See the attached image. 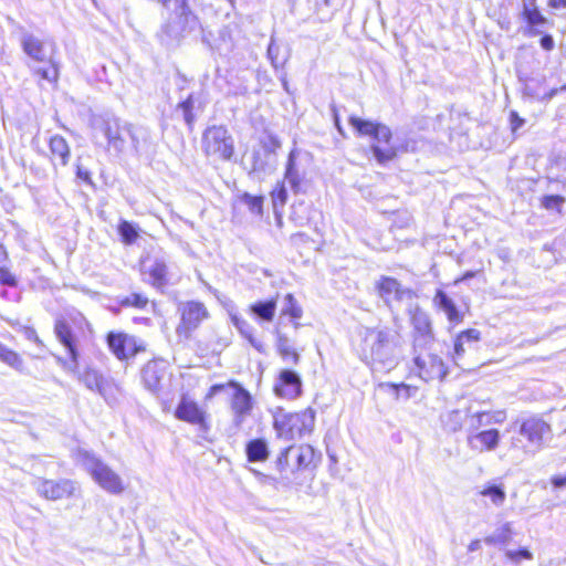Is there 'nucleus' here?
Segmentation results:
<instances>
[{
  "mask_svg": "<svg viewBox=\"0 0 566 566\" xmlns=\"http://www.w3.org/2000/svg\"><path fill=\"white\" fill-rule=\"evenodd\" d=\"M53 333L69 360L77 364L82 346L92 339L93 328L82 312L73 310L54 319Z\"/></svg>",
  "mask_w": 566,
  "mask_h": 566,
  "instance_id": "obj_1",
  "label": "nucleus"
},
{
  "mask_svg": "<svg viewBox=\"0 0 566 566\" xmlns=\"http://www.w3.org/2000/svg\"><path fill=\"white\" fill-rule=\"evenodd\" d=\"M348 122L358 136L371 139L370 151L379 165L395 160L405 150L394 143V134L387 125L355 115H350Z\"/></svg>",
  "mask_w": 566,
  "mask_h": 566,
  "instance_id": "obj_2",
  "label": "nucleus"
},
{
  "mask_svg": "<svg viewBox=\"0 0 566 566\" xmlns=\"http://www.w3.org/2000/svg\"><path fill=\"white\" fill-rule=\"evenodd\" d=\"M316 421V411L312 407L286 411L277 408L273 413V429L276 436L285 440L302 439L313 433Z\"/></svg>",
  "mask_w": 566,
  "mask_h": 566,
  "instance_id": "obj_3",
  "label": "nucleus"
},
{
  "mask_svg": "<svg viewBox=\"0 0 566 566\" xmlns=\"http://www.w3.org/2000/svg\"><path fill=\"white\" fill-rule=\"evenodd\" d=\"M227 389L232 390L229 403L232 415V424L234 428L239 429L252 415L254 408L253 396L239 381L230 379L227 382L213 384L205 392L203 399L205 401H211L214 397Z\"/></svg>",
  "mask_w": 566,
  "mask_h": 566,
  "instance_id": "obj_4",
  "label": "nucleus"
},
{
  "mask_svg": "<svg viewBox=\"0 0 566 566\" xmlns=\"http://www.w3.org/2000/svg\"><path fill=\"white\" fill-rule=\"evenodd\" d=\"M178 322L175 334L178 342L188 344L193 342L200 327L211 318V313L205 302L187 300L177 306Z\"/></svg>",
  "mask_w": 566,
  "mask_h": 566,
  "instance_id": "obj_5",
  "label": "nucleus"
},
{
  "mask_svg": "<svg viewBox=\"0 0 566 566\" xmlns=\"http://www.w3.org/2000/svg\"><path fill=\"white\" fill-rule=\"evenodd\" d=\"M201 148L205 156L218 163H229L235 158V142L226 125L207 126L201 135Z\"/></svg>",
  "mask_w": 566,
  "mask_h": 566,
  "instance_id": "obj_6",
  "label": "nucleus"
},
{
  "mask_svg": "<svg viewBox=\"0 0 566 566\" xmlns=\"http://www.w3.org/2000/svg\"><path fill=\"white\" fill-rule=\"evenodd\" d=\"M109 352L123 363H129L147 352V343L124 331H111L105 335Z\"/></svg>",
  "mask_w": 566,
  "mask_h": 566,
  "instance_id": "obj_7",
  "label": "nucleus"
},
{
  "mask_svg": "<svg viewBox=\"0 0 566 566\" xmlns=\"http://www.w3.org/2000/svg\"><path fill=\"white\" fill-rule=\"evenodd\" d=\"M172 413L177 420L196 427L200 432L208 433L211 430L209 412L188 394L180 396Z\"/></svg>",
  "mask_w": 566,
  "mask_h": 566,
  "instance_id": "obj_8",
  "label": "nucleus"
},
{
  "mask_svg": "<svg viewBox=\"0 0 566 566\" xmlns=\"http://www.w3.org/2000/svg\"><path fill=\"white\" fill-rule=\"evenodd\" d=\"M412 350L422 349L434 340V329L429 314L420 306L408 311Z\"/></svg>",
  "mask_w": 566,
  "mask_h": 566,
  "instance_id": "obj_9",
  "label": "nucleus"
},
{
  "mask_svg": "<svg viewBox=\"0 0 566 566\" xmlns=\"http://www.w3.org/2000/svg\"><path fill=\"white\" fill-rule=\"evenodd\" d=\"M273 394L282 400H296L303 395V380L301 374L292 368H282L277 371L272 386Z\"/></svg>",
  "mask_w": 566,
  "mask_h": 566,
  "instance_id": "obj_10",
  "label": "nucleus"
},
{
  "mask_svg": "<svg viewBox=\"0 0 566 566\" xmlns=\"http://www.w3.org/2000/svg\"><path fill=\"white\" fill-rule=\"evenodd\" d=\"M139 272L148 285L160 292L170 284L169 265L161 258H143L139 261Z\"/></svg>",
  "mask_w": 566,
  "mask_h": 566,
  "instance_id": "obj_11",
  "label": "nucleus"
},
{
  "mask_svg": "<svg viewBox=\"0 0 566 566\" xmlns=\"http://www.w3.org/2000/svg\"><path fill=\"white\" fill-rule=\"evenodd\" d=\"M91 465L88 473L95 483L111 494H120L125 484L118 473L104 463L101 459L88 457Z\"/></svg>",
  "mask_w": 566,
  "mask_h": 566,
  "instance_id": "obj_12",
  "label": "nucleus"
},
{
  "mask_svg": "<svg viewBox=\"0 0 566 566\" xmlns=\"http://www.w3.org/2000/svg\"><path fill=\"white\" fill-rule=\"evenodd\" d=\"M413 354L416 373L424 381L442 380L448 374L447 365L437 354L423 353L422 349H418Z\"/></svg>",
  "mask_w": 566,
  "mask_h": 566,
  "instance_id": "obj_13",
  "label": "nucleus"
},
{
  "mask_svg": "<svg viewBox=\"0 0 566 566\" xmlns=\"http://www.w3.org/2000/svg\"><path fill=\"white\" fill-rule=\"evenodd\" d=\"M376 295L384 301L387 306L392 302L400 303L405 298L413 296L411 289L405 287L399 280L389 275H381L374 285Z\"/></svg>",
  "mask_w": 566,
  "mask_h": 566,
  "instance_id": "obj_14",
  "label": "nucleus"
},
{
  "mask_svg": "<svg viewBox=\"0 0 566 566\" xmlns=\"http://www.w3.org/2000/svg\"><path fill=\"white\" fill-rule=\"evenodd\" d=\"M432 303L438 311H441L444 314L450 327L461 325L464 322L465 316L470 313V306L468 303H464L463 307L459 306L442 289L436 290Z\"/></svg>",
  "mask_w": 566,
  "mask_h": 566,
  "instance_id": "obj_15",
  "label": "nucleus"
},
{
  "mask_svg": "<svg viewBox=\"0 0 566 566\" xmlns=\"http://www.w3.org/2000/svg\"><path fill=\"white\" fill-rule=\"evenodd\" d=\"M142 381L148 390L159 392L164 389L168 378V365L163 358H151L142 368Z\"/></svg>",
  "mask_w": 566,
  "mask_h": 566,
  "instance_id": "obj_16",
  "label": "nucleus"
},
{
  "mask_svg": "<svg viewBox=\"0 0 566 566\" xmlns=\"http://www.w3.org/2000/svg\"><path fill=\"white\" fill-rule=\"evenodd\" d=\"M398 336V331H394L387 326L367 327L365 336L361 339L363 350L368 353L371 357L379 355Z\"/></svg>",
  "mask_w": 566,
  "mask_h": 566,
  "instance_id": "obj_17",
  "label": "nucleus"
},
{
  "mask_svg": "<svg viewBox=\"0 0 566 566\" xmlns=\"http://www.w3.org/2000/svg\"><path fill=\"white\" fill-rule=\"evenodd\" d=\"M24 53L36 62H45L55 59L57 48L52 39H40L35 35H25L22 40Z\"/></svg>",
  "mask_w": 566,
  "mask_h": 566,
  "instance_id": "obj_18",
  "label": "nucleus"
},
{
  "mask_svg": "<svg viewBox=\"0 0 566 566\" xmlns=\"http://www.w3.org/2000/svg\"><path fill=\"white\" fill-rule=\"evenodd\" d=\"M518 432L528 443L542 446L544 439L551 434V424L539 416H531L520 423Z\"/></svg>",
  "mask_w": 566,
  "mask_h": 566,
  "instance_id": "obj_19",
  "label": "nucleus"
},
{
  "mask_svg": "<svg viewBox=\"0 0 566 566\" xmlns=\"http://www.w3.org/2000/svg\"><path fill=\"white\" fill-rule=\"evenodd\" d=\"M39 494L50 501L70 497L75 492L74 482L71 480H43L39 484Z\"/></svg>",
  "mask_w": 566,
  "mask_h": 566,
  "instance_id": "obj_20",
  "label": "nucleus"
},
{
  "mask_svg": "<svg viewBox=\"0 0 566 566\" xmlns=\"http://www.w3.org/2000/svg\"><path fill=\"white\" fill-rule=\"evenodd\" d=\"M295 462L293 464V471L301 472L306 470H314L318 467L322 461L321 452L316 451L311 444H301L297 448L294 447Z\"/></svg>",
  "mask_w": 566,
  "mask_h": 566,
  "instance_id": "obj_21",
  "label": "nucleus"
},
{
  "mask_svg": "<svg viewBox=\"0 0 566 566\" xmlns=\"http://www.w3.org/2000/svg\"><path fill=\"white\" fill-rule=\"evenodd\" d=\"M500 431L497 429L481 430L468 437L469 446L479 452H490L500 443Z\"/></svg>",
  "mask_w": 566,
  "mask_h": 566,
  "instance_id": "obj_22",
  "label": "nucleus"
},
{
  "mask_svg": "<svg viewBox=\"0 0 566 566\" xmlns=\"http://www.w3.org/2000/svg\"><path fill=\"white\" fill-rule=\"evenodd\" d=\"M49 159L53 166H66L71 158V148L61 135H53L48 140Z\"/></svg>",
  "mask_w": 566,
  "mask_h": 566,
  "instance_id": "obj_23",
  "label": "nucleus"
},
{
  "mask_svg": "<svg viewBox=\"0 0 566 566\" xmlns=\"http://www.w3.org/2000/svg\"><path fill=\"white\" fill-rule=\"evenodd\" d=\"M521 17L527 27V32L531 35H535L539 32V28H543L552 22L545 17L538 7L533 4H524Z\"/></svg>",
  "mask_w": 566,
  "mask_h": 566,
  "instance_id": "obj_24",
  "label": "nucleus"
},
{
  "mask_svg": "<svg viewBox=\"0 0 566 566\" xmlns=\"http://www.w3.org/2000/svg\"><path fill=\"white\" fill-rule=\"evenodd\" d=\"M46 65L42 67H36L32 71L33 76L36 80V83L43 87L45 85L56 86L60 78V65L52 59L51 61H45Z\"/></svg>",
  "mask_w": 566,
  "mask_h": 566,
  "instance_id": "obj_25",
  "label": "nucleus"
},
{
  "mask_svg": "<svg viewBox=\"0 0 566 566\" xmlns=\"http://www.w3.org/2000/svg\"><path fill=\"white\" fill-rule=\"evenodd\" d=\"M345 4V0H321L315 6V15L318 22H329Z\"/></svg>",
  "mask_w": 566,
  "mask_h": 566,
  "instance_id": "obj_26",
  "label": "nucleus"
},
{
  "mask_svg": "<svg viewBox=\"0 0 566 566\" xmlns=\"http://www.w3.org/2000/svg\"><path fill=\"white\" fill-rule=\"evenodd\" d=\"M275 350L284 364L297 365L301 360L297 349L290 344L286 336L277 337Z\"/></svg>",
  "mask_w": 566,
  "mask_h": 566,
  "instance_id": "obj_27",
  "label": "nucleus"
},
{
  "mask_svg": "<svg viewBox=\"0 0 566 566\" xmlns=\"http://www.w3.org/2000/svg\"><path fill=\"white\" fill-rule=\"evenodd\" d=\"M245 455L249 462L266 461L270 452L265 440L262 438H255L248 441L245 446Z\"/></svg>",
  "mask_w": 566,
  "mask_h": 566,
  "instance_id": "obj_28",
  "label": "nucleus"
},
{
  "mask_svg": "<svg viewBox=\"0 0 566 566\" xmlns=\"http://www.w3.org/2000/svg\"><path fill=\"white\" fill-rule=\"evenodd\" d=\"M0 361L10 368L19 371H25V363L22 354L8 347L0 342Z\"/></svg>",
  "mask_w": 566,
  "mask_h": 566,
  "instance_id": "obj_29",
  "label": "nucleus"
},
{
  "mask_svg": "<svg viewBox=\"0 0 566 566\" xmlns=\"http://www.w3.org/2000/svg\"><path fill=\"white\" fill-rule=\"evenodd\" d=\"M81 380L88 389L98 391L99 394L105 392L108 387V381L104 378V376L96 369L92 368H86L82 373Z\"/></svg>",
  "mask_w": 566,
  "mask_h": 566,
  "instance_id": "obj_30",
  "label": "nucleus"
},
{
  "mask_svg": "<svg viewBox=\"0 0 566 566\" xmlns=\"http://www.w3.org/2000/svg\"><path fill=\"white\" fill-rule=\"evenodd\" d=\"M273 211L281 213L287 203L289 195L284 180H277L269 192Z\"/></svg>",
  "mask_w": 566,
  "mask_h": 566,
  "instance_id": "obj_31",
  "label": "nucleus"
},
{
  "mask_svg": "<svg viewBox=\"0 0 566 566\" xmlns=\"http://www.w3.org/2000/svg\"><path fill=\"white\" fill-rule=\"evenodd\" d=\"M250 311L263 321L271 322L275 316L276 298L256 302L250 306Z\"/></svg>",
  "mask_w": 566,
  "mask_h": 566,
  "instance_id": "obj_32",
  "label": "nucleus"
},
{
  "mask_svg": "<svg viewBox=\"0 0 566 566\" xmlns=\"http://www.w3.org/2000/svg\"><path fill=\"white\" fill-rule=\"evenodd\" d=\"M284 300L285 307L281 311V315L290 317L293 321L294 327L297 328L300 326L297 321L302 317L303 310L292 293H287Z\"/></svg>",
  "mask_w": 566,
  "mask_h": 566,
  "instance_id": "obj_33",
  "label": "nucleus"
},
{
  "mask_svg": "<svg viewBox=\"0 0 566 566\" xmlns=\"http://www.w3.org/2000/svg\"><path fill=\"white\" fill-rule=\"evenodd\" d=\"M284 181L287 180L293 192L298 193L302 191L303 186V177L298 172L295 166L294 158L291 156L287 160L285 171H284Z\"/></svg>",
  "mask_w": 566,
  "mask_h": 566,
  "instance_id": "obj_34",
  "label": "nucleus"
},
{
  "mask_svg": "<svg viewBox=\"0 0 566 566\" xmlns=\"http://www.w3.org/2000/svg\"><path fill=\"white\" fill-rule=\"evenodd\" d=\"M235 201L247 205L249 211L256 216H263L264 197L261 195L253 196L248 192L237 196Z\"/></svg>",
  "mask_w": 566,
  "mask_h": 566,
  "instance_id": "obj_35",
  "label": "nucleus"
},
{
  "mask_svg": "<svg viewBox=\"0 0 566 566\" xmlns=\"http://www.w3.org/2000/svg\"><path fill=\"white\" fill-rule=\"evenodd\" d=\"M117 232L124 244L130 245L135 243L139 237L137 228L127 220H122L117 226Z\"/></svg>",
  "mask_w": 566,
  "mask_h": 566,
  "instance_id": "obj_36",
  "label": "nucleus"
},
{
  "mask_svg": "<svg viewBox=\"0 0 566 566\" xmlns=\"http://www.w3.org/2000/svg\"><path fill=\"white\" fill-rule=\"evenodd\" d=\"M293 451L294 446H289L279 453L275 460V468L281 474L287 475L295 473V471H293V464L290 463V455Z\"/></svg>",
  "mask_w": 566,
  "mask_h": 566,
  "instance_id": "obj_37",
  "label": "nucleus"
},
{
  "mask_svg": "<svg viewBox=\"0 0 566 566\" xmlns=\"http://www.w3.org/2000/svg\"><path fill=\"white\" fill-rule=\"evenodd\" d=\"M196 98L192 94H189L184 101L179 102L177 108L182 112L184 119L189 128H192L196 116L193 114Z\"/></svg>",
  "mask_w": 566,
  "mask_h": 566,
  "instance_id": "obj_38",
  "label": "nucleus"
},
{
  "mask_svg": "<svg viewBox=\"0 0 566 566\" xmlns=\"http://www.w3.org/2000/svg\"><path fill=\"white\" fill-rule=\"evenodd\" d=\"M475 418L479 422L485 418V424H502L507 419V412L504 409L479 411L475 413Z\"/></svg>",
  "mask_w": 566,
  "mask_h": 566,
  "instance_id": "obj_39",
  "label": "nucleus"
},
{
  "mask_svg": "<svg viewBox=\"0 0 566 566\" xmlns=\"http://www.w3.org/2000/svg\"><path fill=\"white\" fill-rule=\"evenodd\" d=\"M566 202V198L560 195H544L541 198V206L547 211H555L560 214L563 207Z\"/></svg>",
  "mask_w": 566,
  "mask_h": 566,
  "instance_id": "obj_40",
  "label": "nucleus"
},
{
  "mask_svg": "<svg viewBox=\"0 0 566 566\" xmlns=\"http://www.w3.org/2000/svg\"><path fill=\"white\" fill-rule=\"evenodd\" d=\"M119 304L123 307H133V308H137V310H145L149 304V300L143 293H132L130 295L122 298L119 301Z\"/></svg>",
  "mask_w": 566,
  "mask_h": 566,
  "instance_id": "obj_41",
  "label": "nucleus"
},
{
  "mask_svg": "<svg viewBox=\"0 0 566 566\" xmlns=\"http://www.w3.org/2000/svg\"><path fill=\"white\" fill-rule=\"evenodd\" d=\"M386 387L395 392L397 399H408L418 390L416 386H411L405 382H387Z\"/></svg>",
  "mask_w": 566,
  "mask_h": 566,
  "instance_id": "obj_42",
  "label": "nucleus"
},
{
  "mask_svg": "<svg viewBox=\"0 0 566 566\" xmlns=\"http://www.w3.org/2000/svg\"><path fill=\"white\" fill-rule=\"evenodd\" d=\"M480 495L489 496L495 505H501L505 501V492L500 485H485L480 491Z\"/></svg>",
  "mask_w": 566,
  "mask_h": 566,
  "instance_id": "obj_43",
  "label": "nucleus"
},
{
  "mask_svg": "<svg viewBox=\"0 0 566 566\" xmlns=\"http://www.w3.org/2000/svg\"><path fill=\"white\" fill-rule=\"evenodd\" d=\"M130 128L132 125L120 126V124L117 122H114L112 124L109 123L105 127V136L111 143L122 142V129L130 130Z\"/></svg>",
  "mask_w": 566,
  "mask_h": 566,
  "instance_id": "obj_44",
  "label": "nucleus"
},
{
  "mask_svg": "<svg viewBox=\"0 0 566 566\" xmlns=\"http://www.w3.org/2000/svg\"><path fill=\"white\" fill-rule=\"evenodd\" d=\"M18 284L17 275L8 266L0 265V285L17 287Z\"/></svg>",
  "mask_w": 566,
  "mask_h": 566,
  "instance_id": "obj_45",
  "label": "nucleus"
},
{
  "mask_svg": "<svg viewBox=\"0 0 566 566\" xmlns=\"http://www.w3.org/2000/svg\"><path fill=\"white\" fill-rule=\"evenodd\" d=\"M505 555L510 560L514 563H518L523 559L530 560L533 558V554L525 547L507 551Z\"/></svg>",
  "mask_w": 566,
  "mask_h": 566,
  "instance_id": "obj_46",
  "label": "nucleus"
},
{
  "mask_svg": "<svg viewBox=\"0 0 566 566\" xmlns=\"http://www.w3.org/2000/svg\"><path fill=\"white\" fill-rule=\"evenodd\" d=\"M464 343H475L481 339L480 331L475 328H465L457 334Z\"/></svg>",
  "mask_w": 566,
  "mask_h": 566,
  "instance_id": "obj_47",
  "label": "nucleus"
},
{
  "mask_svg": "<svg viewBox=\"0 0 566 566\" xmlns=\"http://www.w3.org/2000/svg\"><path fill=\"white\" fill-rule=\"evenodd\" d=\"M234 325L245 338L252 339V328L245 319L234 318Z\"/></svg>",
  "mask_w": 566,
  "mask_h": 566,
  "instance_id": "obj_48",
  "label": "nucleus"
},
{
  "mask_svg": "<svg viewBox=\"0 0 566 566\" xmlns=\"http://www.w3.org/2000/svg\"><path fill=\"white\" fill-rule=\"evenodd\" d=\"M510 123L512 132H516L524 125V119L520 117V115L516 112L513 111L510 113Z\"/></svg>",
  "mask_w": 566,
  "mask_h": 566,
  "instance_id": "obj_49",
  "label": "nucleus"
},
{
  "mask_svg": "<svg viewBox=\"0 0 566 566\" xmlns=\"http://www.w3.org/2000/svg\"><path fill=\"white\" fill-rule=\"evenodd\" d=\"M76 177L84 184L93 185L91 172L78 165L76 166Z\"/></svg>",
  "mask_w": 566,
  "mask_h": 566,
  "instance_id": "obj_50",
  "label": "nucleus"
},
{
  "mask_svg": "<svg viewBox=\"0 0 566 566\" xmlns=\"http://www.w3.org/2000/svg\"><path fill=\"white\" fill-rule=\"evenodd\" d=\"M464 340H462L460 337L455 335L453 338V352L455 356L460 357L464 354Z\"/></svg>",
  "mask_w": 566,
  "mask_h": 566,
  "instance_id": "obj_51",
  "label": "nucleus"
},
{
  "mask_svg": "<svg viewBox=\"0 0 566 566\" xmlns=\"http://www.w3.org/2000/svg\"><path fill=\"white\" fill-rule=\"evenodd\" d=\"M551 484L555 489L566 488V474L565 475H553L549 479Z\"/></svg>",
  "mask_w": 566,
  "mask_h": 566,
  "instance_id": "obj_52",
  "label": "nucleus"
},
{
  "mask_svg": "<svg viewBox=\"0 0 566 566\" xmlns=\"http://www.w3.org/2000/svg\"><path fill=\"white\" fill-rule=\"evenodd\" d=\"M541 45L546 51H552L554 49V40L549 34H545L541 38Z\"/></svg>",
  "mask_w": 566,
  "mask_h": 566,
  "instance_id": "obj_53",
  "label": "nucleus"
},
{
  "mask_svg": "<svg viewBox=\"0 0 566 566\" xmlns=\"http://www.w3.org/2000/svg\"><path fill=\"white\" fill-rule=\"evenodd\" d=\"M475 272L474 271H467L464 273H462L459 277H457L454 281H453V284L454 285H458L460 284L461 282H464L467 280H470V279H473L475 276Z\"/></svg>",
  "mask_w": 566,
  "mask_h": 566,
  "instance_id": "obj_54",
  "label": "nucleus"
},
{
  "mask_svg": "<svg viewBox=\"0 0 566 566\" xmlns=\"http://www.w3.org/2000/svg\"><path fill=\"white\" fill-rule=\"evenodd\" d=\"M333 117H334V123H335V126H336L338 133L344 136L345 134H344L343 126L340 124L339 114L336 109H334Z\"/></svg>",
  "mask_w": 566,
  "mask_h": 566,
  "instance_id": "obj_55",
  "label": "nucleus"
},
{
  "mask_svg": "<svg viewBox=\"0 0 566 566\" xmlns=\"http://www.w3.org/2000/svg\"><path fill=\"white\" fill-rule=\"evenodd\" d=\"M333 117H334V123H335V126H336L338 133L344 136L345 134H344L343 126L340 124L339 114L336 109H334Z\"/></svg>",
  "mask_w": 566,
  "mask_h": 566,
  "instance_id": "obj_56",
  "label": "nucleus"
},
{
  "mask_svg": "<svg viewBox=\"0 0 566 566\" xmlns=\"http://www.w3.org/2000/svg\"><path fill=\"white\" fill-rule=\"evenodd\" d=\"M548 6L554 9L566 8V0H548Z\"/></svg>",
  "mask_w": 566,
  "mask_h": 566,
  "instance_id": "obj_57",
  "label": "nucleus"
},
{
  "mask_svg": "<svg viewBox=\"0 0 566 566\" xmlns=\"http://www.w3.org/2000/svg\"><path fill=\"white\" fill-rule=\"evenodd\" d=\"M9 260V252L4 244L0 243V262Z\"/></svg>",
  "mask_w": 566,
  "mask_h": 566,
  "instance_id": "obj_58",
  "label": "nucleus"
},
{
  "mask_svg": "<svg viewBox=\"0 0 566 566\" xmlns=\"http://www.w3.org/2000/svg\"><path fill=\"white\" fill-rule=\"evenodd\" d=\"M29 338L32 339L38 345L43 344L42 339L39 337L38 333L33 328H31L30 331Z\"/></svg>",
  "mask_w": 566,
  "mask_h": 566,
  "instance_id": "obj_59",
  "label": "nucleus"
},
{
  "mask_svg": "<svg viewBox=\"0 0 566 566\" xmlns=\"http://www.w3.org/2000/svg\"><path fill=\"white\" fill-rule=\"evenodd\" d=\"M269 140H270L271 145L273 146V148L280 147V143L276 138L270 137Z\"/></svg>",
  "mask_w": 566,
  "mask_h": 566,
  "instance_id": "obj_60",
  "label": "nucleus"
},
{
  "mask_svg": "<svg viewBox=\"0 0 566 566\" xmlns=\"http://www.w3.org/2000/svg\"><path fill=\"white\" fill-rule=\"evenodd\" d=\"M164 411H168L169 410V405L166 403V406L163 408Z\"/></svg>",
  "mask_w": 566,
  "mask_h": 566,
  "instance_id": "obj_61",
  "label": "nucleus"
},
{
  "mask_svg": "<svg viewBox=\"0 0 566 566\" xmlns=\"http://www.w3.org/2000/svg\"><path fill=\"white\" fill-rule=\"evenodd\" d=\"M535 2H536V0H530V3H531V4H533V3H535Z\"/></svg>",
  "mask_w": 566,
  "mask_h": 566,
  "instance_id": "obj_62",
  "label": "nucleus"
},
{
  "mask_svg": "<svg viewBox=\"0 0 566 566\" xmlns=\"http://www.w3.org/2000/svg\"><path fill=\"white\" fill-rule=\"evenodd\" d=\"M169 0H163L164 3H167Z\"/></svg>",
  "mask_w": 566,
  "mask_h": 566,
  "instance_id": "obj_63",
  "label": "nucleus"
}]
</instances>
